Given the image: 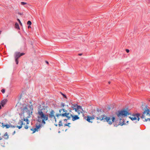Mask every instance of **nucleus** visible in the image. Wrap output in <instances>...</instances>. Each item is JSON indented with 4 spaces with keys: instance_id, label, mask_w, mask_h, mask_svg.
<instances>
[{
    "instance_id": "1",
    "label": "nucleus",
    "mask_w": 150,
    "mask_h": 150,
    "mask_svg": "<svg viewBox=\"0 0 150 150\" xmlns=\"http://www.w3.org/2000/svg\"><path fill=\"white\" fill-rule=\"evenodd\" d=\"M33 110V106L32 105H30L28 104H24L23 105V108L21 110L22 113L21 116H23V118L21 120H20L18 124L19 126H17L16 127L18 128L19 129H21L22 125H25L24 128L27 129L28 128V127L27 125L29 124V122L28 118L30 117V115L32 113Z\"/></svg>"
},
{
    "instance_id": "2",
    "label": "nucleus",
    "mask_w": 150,
    "mask_h": 150,
    "mask_svg": "<svg viewBox=\"0 0 150 150\" xmlns=\"http://www.w3.org/2000/svg\"><path fill=\"white\" fill-rule=\"evenodd\" d=\"M67 110H65L64 109H62L59 110V114H57L56 116L57 118H59L60 117H66L68 120L69 119L72 117V120L74 121L79 119V117L77 115H73L72 114H70L69 113L67 112Z\"/></svg>"
},
{
    "instance_id": "3",
    "label": "nucleus",
    "mask_w": 150,
    "mask_h": 150,
    "mask_svg": "<svg viewBox=\"0 0 150 150\" xmlns=\"http://www.w3.org/2000/svg\"><path fill=\"white\" fill-rule=\"evenodd\" d=\"M37 120L40 123H42L44 124L46 123L45 121L47 120L48 118V115L45 114L42 111V110H39L37 113Z\"/></svg>"
},
{
    "instance_id": "4",
    "label": "nucleus",
    "mask_w": 150,
    "mask_h": 150,
    "mask_svg": "<svg viewBox=\"0 0 150 150\" xmlns=\"http://www.w3.org/2000/svg\"><path fill=\"white\" fill-rule=\"evenodd\" d=\"M95 116L97 120H99L101 121L103 120L105 116L103 115V112L101 110L98 109Z\"/></svg>"
},
{
    "instance_id": "5",
    "label": "nucleus",
    "mask_w": 150,
    "mask_h": 150,
    "mask_svg": "<svg viewBox=\"0 0 150 150\" xmlns=\"http://www.w3.org/2000/svg\"><path fill=\"white\" fill-rule=\"evenodd\" d=\"M149 110L146 109H145L141 117L142 118H145V121H150V115L149 114Z\"/></svg>"
},
{
    "instance_id": "6",
    "label": "nucleus",
    "mask_w": 150,
    "mask_h": 150,
    "mask_svg": "<svg viewBox=\"0 0 150 150\" xmlns=\"http://www.w3.org/2000/svg\"><path fill=\"white\" fill-rule=\"evenodd\" d=\"M129 113L127 111V110L125 109L119 111L118 114H117V116L120 118V120H121V118L125 117L127 115H129Z\"/></svg>"
},
{
    "instance_id": "7",
    "label": "nucleus",
    "mask_w": 150,
    "mask_h": 150,
    "mask_svg": "<svg viewBox=\"0 0 150 150\" xmlns=\"http://www.w3.org/2000/svg\"><path fill=\"white\" fill-rule=\"evenodd\" d=\"M115 119V118L113 117H108L105 116L103 120L104 121H106L108 123V124L111 125L112 122H114Z\"/></svg>"
},
{
    "instance_id": "8",
    "label": "nucleus",
    "mask_w": 150,
    "mask_h": 150,
    "mask_svg": "<svg viewBox=\"0 0 150 150\" xmlns=\"http://www.w3.org/2000/svg\"><path fill=\"white\" fill-rule=\"evenodd\" d=\"M25 54L23 53H20L19 52H16L14 54V57L16 64H18V59L21 56L24 55Z\"/></svg>"
},
{
    "instance_id": "9",
    "label": "nucleus",
    "mask_w": 150,
    "mask_h": 150,
    "mask_svg": "<svg viewBox=\"0 0 150 150\" xmlns=\"http://www.w3.org/2000/svg\"><path fill=\"white\" fill-rule=\"evenodd\" d=\"M55 112L53 110H52L50 112L48 116L50 120L52 121H55L56 122V118L55 115Z\"/></svg>"
},
{
    "instance_id": "10",
    "label": "nucleus",
    "mask_w": 150,
    "mask_h": 150,
    "mask_svg": "<svg viewBox=\"0 0 150 150\" xmlns=\"http://www.w3.org/2000/svg\"><path fill=\"white\" fill-rule=\"evenodd\" d=\"M140 114H137L129 117V118L132 121L136 120V122L138 121L139 120V116Z\"/></svg>"
},
{
    "instance_id": "11",
    "label": "nucleus",
    "mask_w": 150,
    "mask_h": 150,
    "mask_svg": "<svg viewBox=\"0 0 150 150\" xmlns=\"http://www.w3.org/2000/svg\"><path fill=\"white\" fill-rule=\"evenodd\" d=\"M41 126L42 124L40 123L38 125H36L35 128H31L30 130L33 131V133H34L36 132H38V129L41 127Z\"/></svg>"
},
{
    "instance_id": "12",
    "label": "nucleus",
    "mask_w": 150,
    "mask_h": 150,
    "mask_svg": "<svg viewBox=\"0 0 150 150\" xmlns=\"http://www.w3.org/2000/svg\"><path fill=\"white\" fill-rule=\"evenodd\" d=\"M1 127L3 128H4L5 127H6V128L8 129L10 127L15 128V126H13L12 125L8 124L5 125L4 124V123H3L2 124Z\"/></svg>"
},
{
    "instance_id": "13",
    "label": "nucleus",
    "mask_w": 150,
    "mask_h": 150,
    "mask_svg": "<svg viewBox=\"0 0 150 150\" xmlns=\"http://www.w3.org/2000/svg\"><path fill=\"white\" fill-rule=\"evenodd\" d=\"M94 119V117H91L89 116H87L86 117V120H87L88 122H92L91 121L93 120Z\"/></svg>"
},
{
    "instance_id": "14",
    "label": "nucleus",
    "mask_w": 150,
    "mask_h": 150,
    "mask_svg": "<svg viewBox=\"0 0 150 150\" xmlns=\"http://www.w3.org/2000/svg\"><path fill=\"white\" fill-rule=\"evenodd\" d=\"M7 102V100L6 99H4L2 100L1 102V104L2 107H4V105L6 104Z\"/></svg>"
},
{
    "instance_id": "15",
    "label": "nucleus",
    "mask_w": 150,
    "mask_h": 150,
    "mask_svg": "<svg viewBox=\"0 0 150 150\" xmlns=\"http://www.w3.org/2000/svg\"><path fill=\"white\" fill-rule=\"evenodd\" d=\"M2 137L4 139H7L8 138V134L7 132H6L5 133V134Z\"/></svg>"
},
{
    "instance_id": "16",
    "label": "nucleus",
    "mask_w": 150,
    "mask_h": 150,
    "mask_svg": "<svg viewBox=\"0 0 150 150\" xmlns=\"http://www.w3.org/2000/svg\"><path fill=\"white\" fill-rule=\"evenodd\" d=\"M77 112H78V115H79L81 113H83L84 112V110L83 109H82V110H78Z\"/></svg>"
},
{
    "instance_id": "17",
    "label": "nucleus",
    "mask_w": 150,
    "mask_h": 150,
    "mask_svg": "<svg viewBox=\"0 0 150 150\" xmlns=\"http://www.w3.org/2000/svg\"><path fill=\"white\" fill-rule=\"evenodd\" d=\"M15 27L17 29H19V25L17 23H16L15 24Z\"/></svg>"
},
{
    "instance_id": "18",
    "label": "nucleus",
    "mask_w": 150,
    "mask_h": 150,
    "mask_svg": "<svg viewBox=\"0 0 150 150\" xmlns=\"http://www.w3.org/2000/svg\"><path fill=\"white\" fill-rule=\"evenodd\" d=\"M78 110H82V109H83L82 108L81 106H79V105H77V106L76 107Z\"/></svg>"
},
{
    "instance_id": "19",
    "label": "nucleus",
    "mask_w": 150,
    "mask_h": 150,
    "mask_svg": "<svg viewBox=\"0 0 150 150\" xmlns=\"http://www.w3.org/2000/svg\"><path fill=\"white\" fill-rule=\"evenodd\" d=\"M70 124H71V123H67V124H64V126H68L69 127H71V126H69V125Z\"/></svg>"
},
{
    "instance_id": "20",
    "label": "nucleus",
    "mask_w": 150,
    "mask_h": 150,
    "mask_svg": "<svg viewBox=\"0 0 150 150\" xmlns=\"http://www.w3.org/2000/svg\"><path fill=\"white\" fill-rule=\"evenodd\" d=\"M77 105L76 104H74L72 106V108L74 109V108H76L77 106Z\"/></svg>"
},
{
    "instance_id": "21",
    "label": "nucleus",
    "mask_w": 150,
    "mask_h": 150,
    "mask_svg": "<svg viewBox=\"0 0 150 150\" xmlns=\"http://www.w3.org/2000/svg\"><path fill=\"white\" fill-rule=\"evenodd\" d=\"M59 126L62 125V122L61 120L59 121Z\"/></svg>"
},
{
    "instance_id": "22",
    "label": "nucleus",
    "mask_w": 150,
    "mask_h": 150,
    "mask_svg": "<svg viewBox=\"0 0 150 150\" xmlns=\"http://www.w3.org/2000/svg\"><path fill=\"white\" fill-rule=\"evenodd\" d=\"M21 4L22 5H26V4H27V3H26V2H21Z\"/></svg>"
},
{
    "instance_id": "23",
    "label": "nucleus",
    "mask_w": 150,
    "mask_h": 150,
    "mask_svg": "<svg viewBox=\"0 0 150 150\" xmlns=\"http://www.w3.org/2000/svg\"><path fill=\"white\" fill-rule=\"evenodd\" d=\"M124 121H123V122L122 123H120L118 124V125H121V126H122V125H123L124 124Z\"/></svg>"
},
{
    "instance_id": "24",
    "label": "nucleus",
    "mask_w": 150,
    "mask_h": 150,
    "mask_svg": "<svg viewBox=\"0 0 150 150\" xmlns=\"http://www.w3.org/2000/svg\"><path fill=\"white\" fill-rule=\"evenodd\" d=\"M31 24H32V23H31V22L30 21H28V22H27V24L28 25H31Z\"/></svg>"
},
{
    "instance_id": "25",
    "label": "nucleus",
    "mask_w": 150,
    "mask_h": 150,
    "mask_svg": "<svg viewBox=\"0 0 150 150\" xmlns=\"http://www.w3.org/2000/svg\"><path fill=\"white\" fill-rule=\"evenodd\" d=\"M17 20L19 22V23L21 25H22V24L21 21H20V20L19 19H17Z\"/></svg>"
},
{
    "instance_id": "26",
    "label": "nucleus",
    "mask_w": 150,
    "mask_h": 150,
    "mask_svg": "<svg viewBox=\"0 0 150 150\" xmlns=\"http://www.w3.org/2000/svg\"><path fill=\"white\" fill-rule=\"evenodd\" d=\"M73 110H74L76 112H77V111H78V109L77 107L75 108H74L73 109Z\"/></svg>"
},
{
    "instance_id": "27",
    "label": "nucleus",
    "mask_w": 150,
    "mask_h": 150,
    "mask_svg": "<svg viewBox=\"0 0 150 150\" xmlns=\"http://www.w3.org/2000/svg\"><path fill=\"white\" fill-rule=\"evenodd\" d=\"M61 107H64L65 106V104L64 103H62L61 104Z\"/></svg>"
},
{
    "instance_id": "28",
    "label": "nucleus",
    "mask_w": 150,
    "mask_h": 150,
    "mask_svg": "<svg viewBox=\"0 0 150 150\" xmlns=\"http://www.w3.org/2000/svg\"><path fill=\"white\" fill-rule=\"evenodd\" d=\"M3 93H4L5 92V90L4 89H2L1 91Z\"/></svg>"
},
{
    "instance_id": "29",
    "label": "nucleus",
    "mask_w": 150,
    "mask_h": 150,
    "mask_svg": "<svg viewBox=\"0 0 150 150\" xmlns=\"http://www.w3.org/2000/svg\"><path fill=\"white\" fill-rule=\"evenodd\" d=\"M126 51L127 53H128L129 51V50L128 49H126Z\"/></svg>"
},
{
    "instance_id": "30",
    "label": "nucleus",
    "mask_w": 150,
    "mask_h": 150,
    "mask_svg": "<svg viewBox=\"0 0 150 150\" xmlns=\"http://www.w3.org/2000/svg\"><path fill=\"white\" fill-rule=\"evenodd\" d=\"M18 14H19L20 15H23V13H18Z\"/></svg>"
},
{
    "instance_id": "31",
    "label": "nucleus",
    "mask_w": 150,
    "mask_h": 150,
    "mask_svg": "<svg viewBox=\"0 0 150 150\" xmlns=\"http://www.w3.org/2000/svg\"><path fill=\"white\" fill-rule=\"evenodd\" d=\"M45 62H46L47 64H49V63H48V61H45Z\"/></svg>"
},
{
    "instance_id": "32",
    "label": "nucleus",
    "mask_w": 150,
    "mask_h": 150,
    "mask_svg": "<svg viewBox=\"0 0 150 150\" xmlns=\"http://www.w3.org/2000/svg\"><path fill=\"white\" fill-rule=\"evenodd\" d=\"M31 28V26L30 25H28V28Z\"/></svg>"
},
{
    "instance_id": "33",
    "label": "nucleus",
    "mask_w": 150,
    "mask_h": 150,
    "mask_svg": "<svg viewBox=\"0 0 150 150\" xmlns=\"http://www.w3.org/2000/svg\"><path fill=\"white\" fill-rule=\"evenodd\" d=\"M16 133V131H14L13 133V134H14L15 133Z\"/></svg>"
},
{
    "instance_id": "34",
    "label": "nucleus",
    "mask_w": 150,
    "mask_h": 150,
    "mask_svg": "<svg viewBox=\"0 0 150 150\" xmlns=\"http://www.w3.org/2000/svg\"><path fill=\"white\" fill-rule=\"evenodd\" d=\"M82 55V54H79V56H81Z\"/></svg>"
},
{
    "instance_id": "35",
    "label": "nucleus",
    "mask_w": 150,
    "mask_h": 150,
    "mask_svg": "<svg viewBox=\"0 0 150 150\" xmlns=\"http://www.w3.org/2000/svg\"><path fill=\"white\" fill-rule=\"evenodd\" d=\"M3 139L0 136V140H1Z\"/></svg>"
},
{
    "instance_id": "36",
    "label": "nucleus",
    "mask_w": 150,
    "mask_h": 150,
    "mask_svg": "<svg viewBox=\"0 0 150 150\" xmlns=\"http://www.w3.org/2000/svg\"><path fill=\"white\" fill-rule=\"evenodd\" d=\"M63 96L64 97H66V96H65V95H64V94H63Z\"/></svg>"
},
{
    "instance_id": "37",
    "label": "nucleus",
    "mask_w": 150,
    "mask_h": 150,
    "mask_svg": "<svg viewBox=\"0 0 150 150\" xmlns=\"http://www.w3.org/2000/svg\"><path fill=\"white\" fill-rule=\"evenodd\" d=\"M1 104H0V109H1Z\"/></svg>"
},
{
    "instance_id": "38",
    "label": "nucleus",
    "mask_w": 150,
    "mask_h": 150,
    "mask_svg": "<svg viewBox=\"0 0 150 150\" xmlns=\"http://www.w3.org/2000/svg\"><path fill=\"white\" fill-rule=\"evenodd\" d=\"M1 31H0V35L1 34Z\"/></svg>"
},
{
    "instance_id": "39",
    "label": "nucleus",
    "mask_w": 150,
    "mask_h": 150,
    "mask_svg": "<svg viewBox=\"0 0 150 150\" xmlns=\"http://www.w3.org/2000/svg\"><path fill=\"white\" fill-rule=\"evenodd\" d=\"M110 81H109V82H108V83H109V84H110Z\"/></svg>"
}]
</instances>
